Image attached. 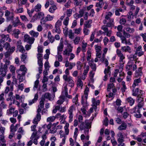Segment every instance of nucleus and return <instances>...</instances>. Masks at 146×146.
I'll list each match as a JSON object with an SVG mask.
<instances>
[{"instance_id":"obj_23","label":"nucleus","mask_w":146,"mask_h":146,"mask_svg":"<svg viewBox=\"0 0 146 146\" xmlns=\"http://www.w3.org/2000/svg\"><path fill=\"white\" fill-rule=\"evenodd\" d=\"M110 67L109 66H108L107 68H105L104 71V73L105 74V75L104 76V80L106 81L107 80V73H110Z\"/></svg>"},{"instance_id":"obj_31","label":"nucleus","mask_w":146,"mask_h":146,"mask_svg":"<svg viewBox=\"0 0 146 146\" xmlns=\"http://www.w3.org/2000/svg\"><path fill=\"white\" fill-rule=\"evenodd\" d=\"M57 7L56 5L51 6L48 9L49 11L51 13H53L54 11L57 9Z\"/></svg>"},{"instance_id":"obj_45","label":"nucleus","mask_w":146,"mask_h":146,"mask_svg":"<svg viewBox=\"0 0 146 146\" xmlns=\"http://www.w3.org/2000/svg\"><path fill=\"white\" fill-rule=\"evenodd\" d=\"M39 83V81L38 80H36L35 82L33 87V90H36V89L38 88Z\"/></svg>"},{"instance_id":"obj_11","label":"nucleus","mask_w":146,"mask_h":146,"mask_svg":"<svg viewBox=\"0 0 146 146\" xmlns=\"http://www.w3.org/2000/svg\"><path fill=\"white\" fill-rule=\"evenodd\" d=\"M89 64L93 71H96V64L94 63L93 60L89 61Z\"/></svg>"},{"instance_id":"obj_9","label":"nucleus","mask_w":146,"mask_h":146,"mask_svg":"<svg viewBox=\"0 0 146 146\" xmlns=\"http://www.w3.org/2000/svg\"><path fill=\"white\" fill-rule=\"evenodd\" d=\"M62 39H61L60 40V42L57 47V54H61L60 53V52H62V51L64 47L63 42L62 41Z\"/></svg>"},{"instance_id":"obj_62","label":"nucleus","mask_w":146,"mask_h":146,"mask_svg":"<svg viewBox=\"0 0 146 146\" xmlns=\"http://www.w3.org/2000/svg\"><path fill=\"white\" fill-rule=\"evenodd\" d=\"M62 25L61 21L60 20H58L56 23H55V26L57 27H58L60 28V26Z\"/></svg>"},{"instance_id":"obj_18","label":"nucleus","mask_w":146,"mask_h":146,"mask_svg":"<svg viewBox=\"0 0 146 146\" xmlns=\"http://www.w3.org/2000/svg\"><path fill=\"white\" fill-rule=\"evenodd\" d=\"M127 125L126 123L123 122L121 125L119 126L118 129L120 130H125L127 127Z\"/></svg>"},{"instance_id":"obj_57","label":"nucleus","mask_w":146,"mask_h":146,"mask_svg":"<svg viewBox=\"0 0 146 146\" xmlns=\"http://www.w3.org/2000/svg\"><path fill=\"white\" fill-rule=\"evenodd\" d=\"M45 99L44 98H42L40 102V105L39 106H41V107H44V101Z\"/></svg>"},{"instance_id":"obj_34","label":"nucleus","mask_w":146,"mask_h":146,"mask_svg":"<svg viewBox=\"0 0 146 146\" xmlns=\"http://www.w3.org/2000/svg\"><path fill=\"white\" fill-rule=\"evenodd\" d=\"M55 29H54L52 31V32L53 33H57L58 34H59L60 33L61 31L60 29V28L58 27H57L55 26Z\"/></svg>"},{"instance_id":"obj_33","label":"nucleus","mask_w":146,"mask_h":146,"mask_svg":"<svg viewBox=\"0 0 146 146\" xmlns=\"http://www.w3.org/2000/svg\"><path fill=\"white\" fill-rule=\"evenodd\" d=\"M121 50L123 52L128 51L130 52L129 51L131 50V48L129 46H122L121 48Z\"/></svg>"},{"instance_id":"obj_16","label":"nucleus","mask_w":146,"mask_h":146,"mask_svg":"<svg viewBox=\"0 0 146 146\" xmlns=\"http://www.w3.org/2000/svg\"><path fill=\"white\" fill-rule=\"evenodd\" d=\"M105 32L104 33V35L105 33H106V35L108 36H110L111 33V30H108V29L107 28L105 27H103L102 29Z\"/></svg>"},{"instance_id":"obj_44","label":"nucleus","mask_w":146,"mask_h":146,"mask_svg":"<svg viewBox=\"0 0 146 146\" xmlns=\"http://www.w3.org/2000/svg\"><path fill=\"white\" fill-rule=\"evenodd\" d=\"M14 110V108H10L9 110H7V115H11L12 114Z\"/></svg>"},{"instance_id":"obj_54","label":"nucleus","mask_w":146,"mask_h":146,"mask_svg":"<svg viewBox=\"0 0 146 146\" xmlns=\"http://www.w3.org/2000/svg\"><path fill=\"white\" fill-rule=\"evenodd\" d=\"M38 19V18L37 15V14L36 13L33 16L32 19L31 21V22H34Z\"/></svg>"},{"instance_id":"obj_61","label":"nucleus","mask_w":146,"mask_h":146,"mask_svg":"<svg viewBox=\"0 0 146 146\" xmlns=\"http://www.w3.org/2000/svg\"><path fill=\"white\" fill-rule=\"evenodd\" d=\"M18 75L20 77L19 78V82L20 83L23 82L25 79V77L21 76L20 74H19Z\"/></svg>"},{"instance_id":"obj_24","label":"nucleus","mask_w":146,"mask_h":146,"mask_svg":"<svg viewBox=\"0 0 146 146\" xmlns=\"http://www.w3.org/2000/svg\"><path fill=\"white\" fill-rule=\"evenodd\" d=\"M1 37L2 38L1 40L5 42L8 40L9 35H5L4 34H3L1 35Z\"/></svg>"},{"instance_id":"obj_47","label":"nucleus","mask_w":146,"mask_h":146,"mask_svg":"<svg viewBox=\"0 0 146 146\" xmlns=\"http://www.w3.org/2000/svg\"><path fill=\"white\" fill-rule=\"evenodd\" d=\"M56 119V117L54 116H50L47 118V122H53Z\"/></svg>"},{"instance_id":"obj_43","label":"nucleus","mask_w":146,"mask_h":146,"mask_svg":"<svg viewBox=\"0 0 146 146\" xmlns=\"http://www.w3.org/2000/svg\"><path fill=\"white\" fill-rule=\"evenodd\" d=\"M87 43H83L82 45V50L83 52H85L86 51V48L87 45Z\"/></svg>"},{"instance_id":"obj_12","label":"nucleus","mask_w":146,"mask_h":146,"mask_svg":"<svg viewBox=\"0 0 146 146\" xmlns=\"http://www.w3.org/2000/svg\"><path fill=\"white\" fill-rule=\"evenodd\" d=\"M141 82V80L140 78L134 80L132 86V88H135L136 86L138 85Z\"/></svg>"},{"instance_id":"obj_48","label":"nucleus","mask_w":146,"mask_h":146,"mask_svg":"<svg viewBox=\"0 0 146 146\" xmlns=\"http://www.w3.org/2000/svg\"><path fill=\"white\" fill-rule=\"evenodd\" d=\"M137 100L138 102H143V98L142 96H140V94H139L137 96Z\"/></svg>"},{"instance_id":"obj_25","label":"nucleus","mask_w":146,"mask_h":146,"mask_svg":"<svg viewBox=\"0 0 146 146\" xmlns=\"http://www.w3.org/2000/svg\"><path fill=\"white\" fill-rule=\"evenodd\" d=\"M44 99H47L50 101H52L53 98L51 96V94L48 93H45L44 95Z\"/></svg>"},{"instance_id":"obj_42","label":"nucleus","mask_w":146,"mask_h":146,"mask_svg":"<svg viewBox=\"0 0 146 146\" xmlns=\"http://www.w3.org/2000/svg\"><path fill=\"white\" fill-rule=\"evenodd\" d=\"M4 60L5 64L3 65V66H4L5 68L6 67L7 68V66L10 64V62L9 60L6 59H4Z\"/></svg>"},{"instance_id":"obj_53","label":"nucleus","mask_w":146,"mask_h":146,"mask_svg":"<svg viewBox=\"0 0 146 146\" xmlns=\"http://www.w3.org/2000/svg\"><path fill=\"white\" fill-rule=\"evenodd\" d=\"M89 91V88L86 86V88L85 89V90L84 91V94L85 95V96H86V97H88V93Z\"/></svg>"},{"instance_id":"obj_14","label":"nucleus","mask_w":146,"mask_h":146,"mask_svg":"<svg viewBox=\"0 0 146 146\" xmlns=\"http://www.w3.org/2000/svg\"><path fill=\"white\" fill-rule=\"evenodd\" d=\"M88 97H86V96L82 97L81 104L84 106H86L87 105V99Z\"/></svg>"},{"instance_id":"obj_50","label":"nucleus","mask_w":146,"mask_h":146,"mask_svg":"<svg viewBox=\"0 0 146 146\" xmlns=\"http://www.w3.org/2000/svg\"><path fill=\"white\" fill-rule=\"evenodd\" d=\"M78 131V129L77 128H76L74 130V139L76 140L78 135L77 133Z\"/></svg>"},{"instance_id":"obj_56","label":"nucleus","mask_w":146,"mask_h":146,"mask_svg":"<svg viewBox=\"0 0 146 146\" xmlns=\"http://www.w3.org/2000/svg\"><path fill=\"white\" fill-rule=\"evenodd\" d=\"M77 84L78 87H82L83 86V82L81 79H78V80Z\"/></svg>"},{"instance_id":"obj_8","label":"nucleus","mask_w":146,"mask_h":146,"mask_svg":"<svg viewBox=\"0 0 146 146\" xmlns=\"http://www.w3.org/2000/svg\"><path fill=\"white\" fill-rule=\"evenodd\" d=\"M15 47L14 46L12 47L11 49L7 50V51L5 53V57L6 58L8 57L15 51Z\"/></svg>"},{"instance_id":"obj_27","label":"nucleus","mask_w":146,"mask_h":146,"mask_svg":"<svg viewBox=\"0 0 146 146\" xmlns=\"http://www.w3.org/2000/svg\"><path fill=\"white\" fill-rule=\"evenodd\" d=\"M37 14L38 19H40V21H42V20H43V21L44 20V16L43 13L40 12L38 13Z\"/></svg>"},{"instance_id":"obj_35","label":"nucleus","mask_w":146,"mask_h":146,"mask_svg":"<svg viewBox=\"0 0 146 146\" xmlns=\"http://www.w3.org/2000/svg\"><path fill=\"white\" fill-rule=\"evenodd\" d=\"M104 2L99 1V2L96 3V7H99L100 8H102L104 4Z\"/></svg>"},{"instance_id":"obj_41","label":"nucleus","mask_w":146,"mask_h":146,"mask_svg":"<svg viewBox=\"0 0 146 146\" xmlns=\"http://www.w3.org/2000/svg\"><path fill=\"white\" fill-rule=\"evenodd\" d=\"M135 8V6L134 5H133L130 6V11L129 13L130 15H133V11L134 10Z\"/></svg>"},{"instance_id":"obj_36","label":"nucleus","mask_w":146,"mask_h":146,"mask_svg":"<svg viewBox=\"0 0 146 146\" xmlns=\"http://www.w3.org/2000/svg\"><path fill=\"white\" fill-rule=\"evenodd\" d=\"M14 17V13H11V14L7 17L6 19L8 21H12L13 20Z\"/></svg>"},{"instance_id":"obj_38","label":"nucleus","mask_w":146,"mask_h":146,"mask_svg":"<svg viewBox=\"0 0 146 146\" xmlns=\"http://www.w3.org/2000/svg\"><path fill=\"white\" fill-rule=\"evenodd\" d=\"M46 22L44 21L43 20H42V21H40V23L42 25H44V26L47 28H48V27H50L52 26L51 24H48L45 23Z\"/></svg>"},{"instance_id":"obj_29","label":"nucleus","mask_w":146,"mask_h":146,"mask_svg":"<svg viewBox=\"0 0 146 146\" xmlns=\"http://www.w3.org/2000/svg\"><path fill=\"white\" fill-rule=\"evenodd\" d=\"M54 17V16H51L49 14L45 18L44 21H52V20Z\"/></svg>"},{"instance_id":"obj_19","label":"nucleus","mask_w":146,"mask_h":146,"mask_svg":"<svg viewBox=\"0 0 146 146\" xmlns=\"http://www.w3.org/2000/svg\"><path fill=\"white\" fill-rule=\"evenodd\" d=\"M135 100L131 97H129L126 99V102L129 103V105L131 106H133L135 103Z\"/></svg>"},{"instance_id":"obj_15","label":"nucleus","mask_w":146,"mask_h":146,"mask_svg":"<svg viewBox=\"0 0 146 146\" xmlns=\"http://www.w3.org/2000/svg\"><path fill=\"white\" fill-rule=\"evenodd\" d=\"M121 40L122 43L125 44H131L130 41L129 40L127 41L126 38L124 36H123L121 38Z\"/></svg>"},{"instance_id":"obj_28","label":"nucleus","mask_w":146,"mask_h":146,"mask_svg":"<svg viewBox=\"0 0 146 146\" xmlns=\"http://www.w3.org/2000/svg\"><path fill=\"white\" fill-rule=\"evenodd\" d=\"M9 69L11 72L12 73V77H14L15 75V68L13 65H11L9 68Z\"/></svg>"},{"instance_id":"obj_7","label":"nucleus","mask_w":146,"mask_h":146,"mask_svg":"<svg viewBox=\"0 0 146 146\" xmlns=\"http://www.w3.org/2000/svg\"><path fill=\"white\" fill-rule=\"evenodd\" d=\"M21 40H19L18 41L17 43V47L19 49V51L22 53H24L25 52V50L24 47L21 44Z\"/></svg>"},{"instance_id":"obj_1","label":"nucleus","mask_w":146,"mask_h":146,"mask_svg":"<svg viewBox=\"0 0 146 146\" xmlns=\"http://www.w3.org/2000/svg\"><path fill=\"white\" fill-rule=\"evenodd\" d=\"M38 109L37 110V113L36 117H35L33 120V123L34 124H37L38 122L41 119V115L40 113V112L42 109L44 107L38 106Z\"/></svg>"},{"instance_id":"obj_52","label":"nucleus","mask_w":146,"mask_h":146,"mask_svg":"<svg viewBox=\"0 0 146 146\" xmlns=\"http://www.w3.org/2000/svg\"><path fill=\"white\" fill-rule=\"evenodd\" d=\"M69 20V18L68 17H66V19L64 20L63 22V24L67 27L68 23V21Z\"/></svg>"},{"instance_id":"obj_59","label":"nucleus","mask_w":146,"mask_h":146,"mask_svg":"<svg viewBox=\"0 0 146 146\" xmlns=\"http://www.w3.org/2000/svg\"><path fill=\"white\" fill-rule=\"evenodd\" d=\"M68 32V36L69 38L71 39H72L74 37V35L73 33H72V30H69Z\"/></svg>"},{"instance_id":"obj_26","label":"nucleus","mask_w":146,"mask_h":146,"mask_svg":"<svg viewBox=\"0 0 146 146\" xmlns=\"http://www.w3.org/2000/svg\"><path fill=\"white\" fill-rule=\"evenodd\" d=\"M37 132H33L32 133L31 136L30 137V139L32 140L34 138H36L37 140L39 138V137L37 135Z\"/></svg>"},{"instance_id":"obj_40","label":"nucleus","mask_w":146,"mask_h":146,"mask_svg":"<svg viewBox=\"0 0 146 146\" xmlns=\"http://www.w3.org/2000/svg\"><path fill=\"white\" fill-rule=\"evenodd\" d=\"M41 5L39 4H37L34 8L35 11L36 12L40 11L41 10Z\"/></svg>"},{"instance_id":"obj_3","label":"nucleus","mask_w":146,"mask_h":146,"mask_svg":"<svg viewBox=\"0 0 146 146\" xmlns=\"http://www.w3.org/2000/svg\"><path fill=\"white\" fill-rule=\"evenodd\" d=\"M75 108V104L73 105L69 108L68 110V113L69 115L68 117L69 118V122L70 123L71 122L73 121L74 116L73 112Z\"/></svg>"},{"instance_id":"obj_46","label":"nucleus","mask_w":146,"mask_h":146,"mask_svg":"<svg viewBox=\"0 0 146 146\" xmlns=\"http://www.w3.org/2000/svg\"><path fill=\"white\" fill-rule=\"evenodd\" d=\"M114 84L113 83H111L109 84L108 86L107 90L109 92L110 91V89L113 88L114 87Z\"/></svg>"},{"instance_id":"obj_39","label":"nucleus","mask_w":146,"mask_h":146,"mask_svg":"<svg viewBox=\"0 0 146 146\" xmlns=\"http://www.w3.org/2000/svg\"><path fill=\"white\" fill-rule=\"evenodd\" d=\"M122 87L121 88V92L122 93H124L125 91V90L127 89V88L126 87L125 83L124 81L122 82Z\"/></svg>"},{"instance_id":"obj_20","label":"nucleus","mask_w":146,"mask_h":146,"mask_svg":"<svg viewBox=\"0 0 146 146\" xmlns=\"http://www.w3.org/2000/svg\"><path fill=\"white\" fill-rule=\"evenodd\" d=\"M92 22V20H89L86 21L85 23L84 24V27L85 28H90L91 26L90 24Z\"/></svg>"},{"instance_id":"obj_2","label":"nucleus","mask_w":146,"mask_h":146,"mask_svg":"<svg viewBox=\"0 0 146 146\" xmlns=\"http://www.w3.org/2000/svg\"><path fill=\"white\" fill-rule=\"evenodd\" d=\"M79 127L80 130H84L85 134H86V133H88L89 131V124L88 123H85L83 122L79 125Z\"/></svg>"},{"instance_id":"obj_37","label":"nucleus","mask_w":146,"mask_h":146,"mask_svg":"<svg viewBox=\"0 0 146 146\" xmlns=\"http://www.w3.org/2000/svg\"><path fill=\"white\" fill-rule=\"evenodd\" d=\"M126 31L129 33H132L135 31V29L134 28H131L129 27H128L125 29Z\"/></svg>"},{"instance_id":"obj_13","label":"nucleus","mask_w":146,"mask_h":146,"mask_svg":"<svg viewBox=\"0 0 146 146\" xmlns=\"http://www.w3.org/2000/svg\"><path fill=\"white\" fill-rule=\"evenodd\" d=\"M142 67H139L138 70H137L135 71V77H138L139 76H141L142 74Z\"/></svg>"},{"instance_id":"obj_64","label":"nucleus","mask_w":146,"mask_h":146,"mask_svg":"<svg viewBox=\"0 0 146 146\" xmlns=\"http://www.w3.org/2000/svg\"><path fill=\"white\" fill-rule=\"evenodd\" d=\"M140 35L143 38V40L146 42V33H141Z\"/></svg>"},{"instance_id":"obj_5","label":"nucleus","mask_w":146,"mask_h":146,"mask_svg":"<svg viewBox=\"0 0 146 146\" xmlns=\"http://www.w3.org/2000/svg\"><path fill=\"white\" fill-rule=\"evenodd\" d=\"M24 38L25 41L27 42L30 44H32L33 43L35 40L33 37H30L27 35H25L24 36Z\"/></svg>"},{"instance_id":"obj_6","label":"nucleus","mask_w":146,"mask_h":146,"mask_svg":"<svg viewBox=\"0 0 146 146\" xmlns=\"http://www.w3.org/2000/svg\"><path fill=\"white\" fill-rule=\"evenodd\" d=\"M7 68L6 67L5 68V67L3 66V64L1 63L0 68V75H1L3 76H5L7 74Z\"/></svg>"},{"instance_id":"obj_21","label":"nucleus","mask_w":146,"mask_h":146,"mask_svg":"<svg viewBox=\"0 0 146 146\" xmlns=\"http://www.w3.org/2000/svg\"><path fill=\"white\" fill-rule=\"evenodd\" d=\"M48 38L51 43H52L54 41V37L52 36L51 33L50 31L48 32Z\"/></svg>"},{"instance_id":"obj_58","label":"nucleus","mask_w":146,"mask_h":146,"mask_svg":"<svg viewBox=\"0 0 146 146\" xmlns=\"http://www.w3.org/2000/svg\"><path fill=\"white\" fill-rule=\"evenodd\" d=\"M80 38L79 37H76L74 40V43L75 44H78L80 41Z\"/></svg>"},{"instance_id":"obj_4","label":"nucleus","mask_w":146,"mask_h":146,"mask_svg":"<svg viewBox=\"0 0 146 146\" xmlns=\"http://www.w3.org/2000/svg\"><path fill=\"white\" fill-rule=\"evenodd\" d=\"M63 77L65 81L68 82L69 86L72 87L74 86V82L72 80V77L69 76L68 77L67 75L64 74L63 75Z\"/></svg>"},{"instance_id":"obj_10","label":"nucleus","mask_w":146,"mask_h":146,"mask_svg":"<svg viewBox=\"0 0 146 146\" xmlns=\"http://www.w3.org/2000/svg\"><path fill=\"white\" fill-rule=\"evenodd\" d=\"M38 98V94L37 93H36L35 95L34 98L32 100H30L29 101V105H31L33 104L37 100Z\"/></svg>"},{"instance_id":"obj_17","label":"nucleus","mask_w":146,"mask_h":146,"mask_svg":"<svg viewBox=\"0 0 146 146\" xmlns=\"http://www.w3.org/2000/svg\"><path fill=\"white\" fill-rule=\"evenodd\" d=\"M134 63L131 60H129L126 65V70L127 71L129 70L132 68Z\"/></svg>"},{"instance_id":"obj_22","label":"nucleus","mask_w":146,"mask_h":146,"mask_svg":"<svg viewBox=\"0 0 146 146\" xmlns=\"http://www.w3.org/2000/svg\"><path fill=\"white\" fill-rule=\"evenodd\" d=\"M132 95L133 96H136L138 95L139 89L138 88H132Z\"/></svg>"},{"instance_id":"obj_51","label":"nucleus","mask_w":146,"mask_h":146,"mask_svg":"<svg viewBox=\"0 0 146 146\" xmlns=\"http://www.w3.org/2000/svg\"><path fill=\"white\" fill-rule=\"evenodd\" d=\"M0 143L2 142L5 143V140L4 139V134L1 133L0 135Z\"/></svg>"},{"instance_id":"obj_32","label":"nucleus","mask_w":146,"mask_h":146,"mask_svg":"<svg viewBox=\"0 0 146 146\" xmlns=\"http://www.w3.org/2000/svg\"><path fill=\"white\" fill-rule=\"evenodd\" d=\"M30 34L33 37H37L39 35V33L33 31H31L29 32Z\"/></svg>"},{"instance_id":"obj_30","label":"nucleus","mask_w":146,"mask_h":146,"mask_svg":"<svg viewBox=\"0 0 146 146\" xmlns=\"http://www.w3.org/2000/svg\"><path fill=\"white\" fill-rule=\"evenodd\" d=\"M3 46L7 50H10L11 48V47L9 43L7 42H6L4 44Z\"/></svg>"},{"instance_id":"obj_63","label":"nucleus","mask_w":146,"mask_h":146,"mask_svg":"<svg viewBox=\"0 0 146 146\" xmlns=\"http://www.w3.org/2000/svg\"><path fill=\"white\" fill-rule=\"evenodd\" d=\"M68 28L66 27H65V29H63V33L66 36H67L68 35Z\"/></svg>"},{"instance_id":"obj_49","label":"nucleus","mask_w":146,"mask_h":146,"mask_svg":"<svg viewBox=\"0 0 146 146\" xmlns=\"http://www.w3.org/2000/svg\"><path fill=\"white\" fill-rule=\"evenodd\" d=\"M113 25V23H110L109 22L106 25H104L102 27V29L103 27H106L107 28H108V27H112Z\"/></svg>"},{"instance_id":"obj_60","label":"nucleus","mask_w":146,"mask_h":146,"mask_svg":"<svg viewBox=\"0 0 146 146\" xmlns=\"http://www.w3.org/2000/svg\"><path fill=\"white\" fill-rule=\"evenodd\" d=\"M64 91L62 92V93L65 94V96L66 97L68 95V89L67 88V86H65L64 88Z\"/></svg>"},{"instance_id":"obj_55","label":"nucleus","mask_w":146,"mask_h":146,"mask_svg":"<svg viewBox=\"0 0 146 146\" xmlns=\"http://www.w3.org/2000/svg\"><path fill=\"white\" fill-rule=\"evenodd\" d=\"M92 103L93 104L96 105L97 106L99 104L100 102L99 100L96 101L95 98H93L92 99Z\"/></svg>"}]
</instances>
